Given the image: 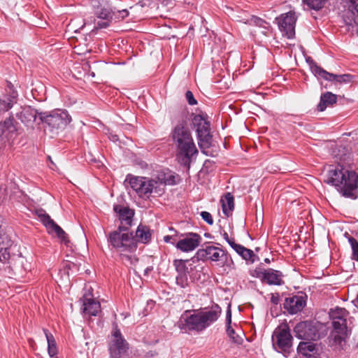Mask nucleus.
Masks as SVG:
<instances>
[{
	"label": "nucleus",
	"mask_w": 358,
	"mask_h": 358,
	"mask_svg": "<svg viewBox=\"0 0 358 358\" xmlns=\"http://www.w3.org/2000/svg\"><path fill=\"white\" fill-rule=\"evenodd\" d=\"M192 127L195 129L200 148H208L212 145L213 135L210 133V122L206 115L192 114Z\"/></svg>",
	"instance_id": "6"
},
{
	"label": "nucleus",
	"mask_w": 358,
	"mask_h": 358,
	"mask_svg": "<svg viewBox=\"0 0 358 358\" xmlns=\"http://www.w3.org/2000/svg\"><path fill=\"white\" fill-rule=\"evenodd\" d=\"M31 269V263L22 255L12 254L6 262L0 264L3 274L17 280H21Z\"/></svg>",
	"instance_id": "5"
},
{
	"label": "nucleus",
	"mask_w": 358,
	"mask_h": 358,
	"mask_svg": "<svg viewBox=\"0 0 358 358\" xmlns=\"http://www.w3.org/2000/svg\"><path fill=\"white\" fill-rule=\"evenodd\" d=\"M348 312L343 308L336 307L335 309H331L330 312V317L332 319V326L335 327V324L338 322L339 324L344 323L345 326H347V316Z\"/></svg>",
	"instance_id": "26"
},
{
	"label": "nucleus",
	"mask_w": 358,
	"mask_h": 358,
	"mask_svg": "<svg viewBox=\"0 0 358 358\" xmlns=\"http://www.w3.org/2000/svg\"><path fill=\"white\" fill-rule=\"evenodd\" d=\"M126 180L129 182L131 187L137 195L143 199H149L152 192L159 194L158 181L155 179L134 176L129 174L127 176Z\"/></svg>",
	"instance_id": "8"
},
{
	"label": "nucleus",
	"mask_w": 358,
	"mask_h": 358,
	"mask_svg": "<svg viewBox=\"0 0 358 358\" xmlns=\"http://www.w3.org/2000/svg\"><path fill=\"white\" fill-rule=\"evenodd\" d=\"M273 346L284 352H289L292 345V336L287 324L278 327L272 336Z\"/></svg>",
	"instance_id": "10"
},
{
	"label": "nucleus",
	"mask_w": 358,
	"mask_h": 358,
	"mask_svg": "<svg viewBox=\"0 0 358 358\" xmlns=\"http://www.w3.org/2000/svg\"><path fill=\"white\" fill-rule=\"evenodd\" d=\"M38 216L40 219V221L43 223V224L46 227L47 231H48L50 227L55 224V221L51 219L50 215L45 213L44 211H40L37 213Z\"/></svg>",
	"instance_id": "35"
},
{
	"label": "nucleus",
	"mask_w": 358,
	"mask_h": 358,
	"mask_svg": "<svg viewBox=\"0 0 358 358\" xmlns=\"http://www.w3.org/2000/svg\"><path fill=\"white\" fill-rule=\"evenodd\" d=\"M310 68L312 73L319 78H322L328 81H334L340 84H347L353 81L354 76L351 74H334L327 72L326 70L319 66L316 62L311 60L310 62Z\"/></svg>",
	"instance_id": "12"
},
{
	"label": "nucleus",
	"mask_w": 358,
	"mask_h": 358,
	"mask_svg": "<svg viewBox=\"0 0 358 358\" xmlns=\"http://www.w3.org/2000/svg\"><path fill=\"white\" fill-rule=\"evenodd\" d=\"M13 241L6 233L0 235V264L6 262L12 255Z\"/></svg>",
	"instance_id": "19"
},
{
	"label": "nucleus",
	"mask_w": 358,
	"mask_h": 358,
	"mask_svg": "<svg viewBox=\"0 0 358 358\" xmlns=\"http://www.w3.org/2000/svg\"><path fill=\"white\" fill-rule=\"evenodd\" d=\"M336 150H338V152H341V150H343L344 152L345 150V148L344 147H342V146H338L336 148Z\"/></svg>",
	"instance_id": "57"
},
{
	"label": "nucleus",
	"mask_w": 358,
	"mask_h": 358,
	"mask_svg": "<svg viewBox=\"0 0 358 358\" xmlns=\"http://www.w3.org/2000/svg\"><path fill=\"white\" fill-rule=\"evenodd\" d=\"M235 251L245 260L250 261V263H254L255 261L256 255L254 252L245 247L239 245Z\"/></svg>",
	"instance_id": "32"
},
{
	"label": "nucleus",
	"mask_w": 358,
	"mask_h": 358,
	"mask_svg": "<svg viewBox=\"0 0 358 358\" xmlns=\"http://www.w3.org/2000/svg\"><path fill=\"white\" fill-rule=\"evenodd\" d=\"M226 322H227V331H229L230 334L234 333V329L231 327V311L230 308V306H229L228 309L226 313Z\"/></svg>",
	"instance_id": "43"
},
{
	"label": "nucleus",
	"mask_w": 358,
	"mask_h": 358,
	"mask_svg": "<svg viewBox=\"0 0 358 358\" xmlns=\"http://www.w3.org/2000/svg\"><path fill=\"white\" fill-rule=\"evenodd\" d=\"M152 266H148L147 267L145 271H144V274L145 275H148L152 271Z\"/></svg>",
	"instance_id": "54"
},
{
	"label": "nucleus",
	"mask_w": 358,
	"mask_h": 358,
	"mask_svg": "<svg viewBox=\"0 0 358 358\" xmlns=\"http://www.w3.org/2000/svg\"><path fill=\"white\" fill-rule=\"evenodd\" d=\"M185 97H186V99H187L188 103L190 106H194V105L197 104V101L194 98V94L191 91L188 90L186 92Z\"/></svg>",
	"instance_id": "47"
},
{
	"label": "nucleus",
	"mask_w": 358,
	"mask_h": 358,
	"mask_svg": "<svg viewBox=\"0 0 358 358\" xmlns=\"http://www.w3.org/2000/svg\"><path fill=\"white\" fill-rule=\"evenodd\" d=\"M202 219L206 222L208 224L212 225L213 224V219L212 215L207 211H202L201 213Z\"/></svg>",
	"instance_id": "48"
},
{
	"label": "nucleus",
	"mask_w": 358,
	"mask_h": 358,
	"mask_svg": "<svg viewBox=\"0 0 358 358\" xmlns=\"http://www.w3.org/2000/svg\"><path fill=\"white\" fill-rule=\"evenodd\" d=\"M189 273H178L176 276V283L182 288H185L189 286Z\"/></svg>",
	"instance_id": "37"
},
{
	"label": "nucleus",
	"mask_w": 358,
	"mask_h": 358,
	"mask_svg": "<svg viewBox=\"0 0 358 358\" xmlns=\"http://www.w3.org/2000/svg\"><path fill=\"white\" fill-rule=\"evenodd\" d=\"M180 234L177 231H174V234H170L165 236L164 237V241L165 243H170L174 245L177 241V238H179Z\"/></svg>",
	"instance_id": "44"
},
{
	"label": "nucleus",
	"mask_w": 358,
	"mask_h": 358,
	"mask_svg": "<svg viewBox=\"0 0 358 358\" xmlns=\"http://www.w3.org/2000/svg\"><path fill=\"white\" fill-rule=\"evenodd\" d=\"M265 270L264 268L257 267L255 270L252 271L251 275L253 277L257 278L261 280L262 282H264V275H265Z\"/></svg>",
	"instance_id": "42"
},
{
	"label": "nucleus",
	"mask_w": 358,
	"mask_h": 358,
	"mask_svg": "<svg viewBox=\"0 0 358 358\" xmlns=\"http://www.w3.org/2000/svg\"><path fill=\"white\" fill-rule=\"evenodd\" d=\"M294 331L295 336L301 340L317 341L320 338L318 325L313 321H304L298 323Z\"/></svg>",
	"instance_id": "11"
},
{
	"label": "nucleus",
	"mask_w": 358,
	"mask_h": 358,
	"mask_svg": "<svg viewBox=\"0 0 358 358\" xmlns=\"http://www.w3.org/2000/svg\"><path fill=\"white\" fill-rule=\"evenodd\" d=\"M38 117L51 131L55 133L64 129L72 120L66 110L60 109L52 110L50 113H40Z\"/></svg>",
	"instance_id": "7"
},
{
	"label": "nucleus",
	"mask_w": 358,
	"mask_h": 358,
	"mask_svg": "<svg viewBox=\"0 0 358 358\" xmlns=\"http://www.w3.org/2000/svg\"><path fill=\"white\" fill-rule=\"evenodd\" d=\"M338 17L348 27V31H353L358 26V0H343L340 3Z\"/></svg>",
	"instance_id": "9"
},
{
	"label": "nucleus",
	"mask_w": 358,
	"mask_h": 358,
	"mask_svg": "<svg viewBox=\"0 0 358 358\" xmlns=\"http://www.w3.org/2000/svg\"><path fill=\"white\" fill-rule=\"evenodd\" d=\"M17 117L22 121V122H27L31 120L29 118L31 114L29 113V110H22L20 113L16 114Z\"/></svg>",
	"instance_id": "41"
},
{
	"label": "nucleus",
	"mask_w": 358,
	"mask_h": 358,
	"mask_svg": "<svg viewBox=\"0 0 358 358\" xmlns=\"http://www.w3.org/2000/svg\"><path fill=\"white\" fill-rule=\"evenodd\" d=\"M134 238L136 239V244L137 242H140L144 244L149 243L152 238V231L149 227L139 224L136 231V235Z\"/></svg>",
	"instance_id": "24"
},
{
	"label": "nucleus",
	"mask_w": 358,
	"mask_h": 358,
	"mask_svg": "<svg viewBox=\"0 0 358 358\" xmlns=\"http://www.w3.org/2000/svg\"><path fill=\"white\" fill-rule=\"evenodd\" d=\"M204 236L207 238H211V235L209 233H206Z\"/></svg>",
	"instance_id": "60"
},
{
	"label": "nucleus",
	"mask_w": 358,
	"mask_h": 358,
	"mask_svg": "<svg viewBox=\"0 0 358 358\" xmlns=\"http://www.w3.org/2000/svg\"><path fill=\"white\" fill-rule=\"evenodd\" d=\"M110 140H112L113 141L115 142V141H117L119 140V138L117 136V135H111V136L110 137Z\"/></svg>",
	"instance_id": "56"
},
{
	"label": "nucleus",
	"mask_w": 358,
	"mask_h": 358,
	"mask_svg": "<svg viewBox=\"0 0 358 358\" xmlns=\"http://www.w3.org/2000/svg\"><path fill=\"white\" fill-rule=\"evenodd\" d=\"M227 335L229 336L231 340L236 344L240 345L243 343V338L241 336L236 334L235 330L234 329V333L230 334L229 331H227Z\"/></svg>",
	"instance_id": "46"
},
{
	"label": "nucleus",
	"mask_w": 358,
	"mask_h": 358,
	"mask_svg": "<svg viewBox=\"0 0 358 358\" xmlns=\"http://www.w3.org/2000/svg\"><path fill=\"white\" fill-rule=\"evenodd\" d=\"M222 202V208L223 213L229 217L231 215V212L234 209V196L228 192L227 193L224 198L221 199Z\"/></svg>",
	"instance_id": "28"
},
{
	"label": "nucleus",
	"mask_w": 358,
	"mask_h": 358,
	"mask_svg": "<svg viewBox=\"0 0 358 358\" xmlns=\"http://www.w3.org/2000/svg\"><path fill=\"white\" fill-rule=\"evenodd\" d=\"M180 240L177 241L176 248L184 252H188L195 250L201 243V236L194 232L180 234Z\"/></svg>",
	"instance_id": "14"
},
{
	"label": "nucleus",
	"mask_w": 358,
	"mask_h": 358,
	"mask_svg": "<svg viewBox=\"0 0 358 358\" xmlns=\"http://www.w3.org/2000/svg\"><path fill=\"white\" fill-rule=\"evenodd\" d=\"M157 178L161 184L165 185H174L178 183L177 176L170 171L159 173Z\"/></svg>",
	"instance_id": "30"
},
{
	"label": "nucleus",
	"mask_w": 358,
	"mask_h": 358,
	"mask_svg": "<svg viewBox=\"0 0 358 358\" xmlns=\"http://www.w3.org/2000/svg\"><path fill=\"white\" fill-rule=\"evenodd\" d=\"M17 131L16 122L13 117H9L3 122L0 123V132L5 139L8 141V138H12Z\"/></svg>",
	"instance_id": "22"
},
{
	"label": "nucleus",
	"mask_w": 358,
	"mask_h": 358,
	"mask_svg": "<svg viewBox=\"0 0 358 358\" xmlns=\"http://www.w3.org/2000/svg\"><path fill=\"white\" fill-rule=\"evenodd\" d=\"M64 269L66 271L67 274L69 275V271L72 272L78 271V266L77 264L73 262H66L64 263Z\"/></svg>",
	"instance_id": "45"
},
{
	"label": "nucleus",
	"mask_w": 358,
	"mask_h": 358,
	"mask_svg": "<svg viewBox=\"0 0 358 358\" xmlns=\"http://www.w3.org/2000/svg\"><path fill=\"white\" fill-rule=\"evenodd\" d=\"M333 154H334V155L336 157H338L340 160H345V155H346V154H345V153H343V155H338V154H336V150H334L333 151Z\"/></svg>",
	"instance_id": "52"
},
{
	"label": "nucleus",
	"mask_w": 358,
	"mask_h": 358,
	"mask_svg": "<svg viewBox=\"0 0 358 358\" xmlns=\"http://www.w3.org/2000/svg\"><path fill=\"white\" fill-rule=\"evenodd\" d=\"M280 301V296L278 293L276 294H272L271 297V302L274 304L277 305L279 303Z\"/></svg>",
	"instance_id": "50"
},
{
	"label": "nucleus",
	"mask_w": 358,
	"mask_h": 358,
	"mask_svg": "<svg viewBox=\"0 0 358 358\" xmlns=\"http://www.w3.org/2000/svg\"><path fill=\"white\" fill-rule=\"evenodd\" d=\"M228 244L235 250H236L237 247L240 244L236 243L234 238H230L229 241H227Z\"/></svg>",
	"instance_id": "51"
},
{
	"label": "nucleus",
	"mask_w": 358,
	"mask_h": 358,
	"mask_svg": "<svg viewBox=\"0 0 358 358\" xmlns=\"http://www.w3.org/2000/svg\"><path fill=\"white\" fill-rule=\"evenodd\" d=\"M83 313L88 315L96 316L101 311V304L94 299H83Z\"/></svg>",
	"instance_id": "25"
},
{
	"label": "nucleus",
	"mask_w": 358,
	"mask_h": 358,
	"mask_svg": "<svg viewBox=\"0 0 358 358\" xmlns=\"http://www.w3.org/2000/svg\"><path fill=\"white\" fill-rule=\"evenodd\" d=\"M306 304V295H293L285 299L283 308L289 314L294 315L301 311Z\"/></svg>",
	"instance_id": "18"
},
{
	"label": "nucleus",
	"mask_w": 358,
	"mask_h": 358,
	"mask_svg": "<svg viewBox=\"0 0 358 358\" xmlns=\"http://www.w3.org/2000/svg\"><path fill=\"white\" fill-rule=\"evenodd\" d=\"M113 210L118 214L119 220L121 222L120 225L128 227L129 228L132 223V218L134 215V210H131L129 207L121 205H115Z\"/></svg>",
	"instance_id": "20"
},
{
	"label": "nucleus",
	"mask_w": 358,
	"mask_h": 358,
	"mask_svg": "<svg viewBox=\"0 0 358 358\" xmlns=\"http://www.w3.org/2000/svg\"><path fill=\"white\" fill-rule=\"evenodd\" d=\"M112 336L113 339L108 347L110 358H122L128 350V343L122 337L117 326L114 328Z\"/></svg>",
	"instance_id": "13"
},
{
	"label": "nucleus",
	"mask_w": 358,
	"mask_h": 358,
	"mask_svg": "<svg viewBox=\"0 0 358 358\" xmlns=\"http://www.w3.org/2000/svg\"><path fill=\"white\" fill-rule=\"evenodd\" d=\"M75 71H76V72L78 71V67H77V66H76V68H75Z\"/></svg>",
	"instance_id": "61"
},
{
	"label": "nucleus",
	"mask_w": 358,
	"mask_h": 358,
	"mask_svg": "<svg viewBox=\"0 0 358 358\" xmlns=\"http://www.w3.org/2000/svg\"><path fill=\"white\" fill-rule=\"evenodd\" d=\"M110 22V20H102L101 21H98L96 22V27L100 28V29L106 28L109 26Z\"/></svg>",
	"instance_id": "49"
},
{
	"label": "nucleus",
	"mask_w": 358,
	"mask_h": 358,
	"mask_svg": "<svg viewBox=\"0 0 358 358\" xmlns=\"http://www.w3.org/2000/svg\"><path fill=\"white\" fill-rule=\"evenodd\" d=\"M170 136L176 145L178 162L184 166H189L192 157L198 154V150L188 128L186 117H181L171 130Z\"/></svg>",
	"instance_id": "1"
},
{
	"label": "nucleus",
	"mask_w": 358,
	"mask_h": 358,
	"mask_svg": "<svg viewBox=\"0 0 358 358\" xmlns=\"http://www.w3.org/2000/svg\"><path fill=\"white\" fill-rule=\"evenodd\" d=\"M17 92L13 91L6 99H0V110L5 111L10 110L17 103Z\"/></svg>",
	"instance_id": "29"
},
{
	"label": "nucleus",
	"mask_w": 358,
	"mask_h": 358,
	"mask_svg": "<svg viewBox=\"0 0 358 358\" xmlns=\"http://www.w3.org/2000/svg\"><path fill=\"white\" fill-rule=\"evenodd\" d=\"M337 101V96L330 92L323 93L317 108L319 111H324L328 106H332Z\"/></svg>",
	"instance_id": "27"
},
{
	"label": "nucleus",
	"mask_w": 358,
	"mask_h": 358,
	"mask_svg": "<svg viewBox=\"0 0 358 358\" xmlns=\"http://www.w3.org/2000/svg\"><path fill=\"white\" fill-rule=\"evenodd\" d=\"M348 241L352 250V257L358 262V241L353 237H350Z\"/></svg>",
	"instance_id": "40"
},
{
	"label": "nucleus",
	"mask_w": 358,
	"mask_h": 358,
	"mask_svg": "<svg viewBox=\"0 0 358 358\" xmlns=\"http://www.w3.org/2000/svg\"><path fill=\"white\" fill-rule=\"evenodd\" d=\"M107 239L109 246L120 252H131L137 248L133 233L128 232V227L123 225L110 232Z\"/></svg>",
	"instance_id": "4"
},
{
	"label": "nucleus",
	"mask_w": 358,
	"mask_h": 358,
	"mask_svg": "<svg viewBox=\"0 0 358 358\" xmlns=\"http://www.w3.org/2000/svg\"><path fill=\"white\" fill-rule=\"evenodd\" d=\"M313 341H301L297 347V351L304 357H315L317 354L318 348Z\"/></svg>",
	"instance_id": "23"
},
{
	"label": "nucleus",
	"mask_w": 358,
	"mask_h": 358,
	"mask_svg": "<svg viewBox=\"0 0 358 358\" xmlns=\"http://www.w3.org/2000/svg\"><path fill=\"white\" fill-rule=\"evenodd\" d=\"M278 20V18H276ZM295 12L289 11L282 14L278 18L280 30L285 34L288 38H292L295 36V24L296 22Z\"/></svg>",
	"instance_id": "16"
},
{
	"label": "nucleus",
	"mask_w": 358,
	"mask_h": 358,
	"mask_svg": "<svg viewBox=\"0 0 358 358\" xmlns=\"http://www.w3.org/2000/svg\"><path fill=\"white\" fill-rule=\"evenodd\" d=\"M198 260L203 262L211 260L213 262H218L222 258L227 261V252L219 247L213 245L206 246L205 248L199 249L196 253Z\"/></svg>",
	"instance_id": "15"
},
{
	"label": "nucleus",
	"mask_w": 358,
	"mask_h": 358,
	"mask_svg": "<svg viewBox=\"0 0 358 358\" xmlns=\"http://www.w3.org/2000/svg\"><path fill=\"white\" fill-rule=\"evenodd\" d=\"M44 334L45 335L47 341H48V352L50 357H54L57 354V348L56 345V342L54 336L51 334L48 330L43 329Z\"/></svg>",
	"instance_id": "31"
},
{
	"label": "nucleus",
	"mask_w": 358,
	"mask_h": 358,
	"mask_svg": "<svg viewBox=\"0 0 358 358\" xmlns=\"http://www.w3.org/2000/svg\"><path fill=\"white\" fill-rule=\"evenodd\" d=\"M3 226V217L0 215V235L5 233L4 229L2 228Z\"/></svg>",
	"instance_id": "53"
},
{
	"label": "nucleus",
	"mask_w": 358,
	"mask_h": 358,
	"mask_svg": "<svg viewBox=\"0 0 358 358\" xmlns=\"http://www.w3.org/2000/svg\"><path fill=\"white\" fill-rule=\"evenodd\" d=\"M264 262L266 264H269L271 262V261L268 258H266V259H264Z\"/></svg>",
	"instance_id": "59"
},
{
	"label": "nucleus",
	"mask_w": 358,
	"mask_h": 358,
	"mask_svg": "<svg viewBox=\"0 0 358 358\" xmlns=\"http://www.w3.org/2000/svg\"><path fill=\"white\" fill-rule=\"evenodd\" d=\"M222 234L223 238H224V240L227 242L230 240V238L229 237L228 234L225 231H224Z\"/></svg>",
	"instance_id": "55"
},
{
	"label": "nucleus",
	"mask_w": 358,
	"mask_h": 358,
	"mask_svg": "<svg viewBox=\"0 0 358 358\" xmlns=\"http://www.w3.org/2000/svg\"><path fill=\"white\" fill-rule=\"evenodd\" d=\"M264 282L269 285H282L285 282L282 280L283 274L281 271L273 268L265 270Z\"/></svg>",
	"instance_id": "21"
},
{
	"label": "nucleus",
	"mask_w": 358,
	"mask_h": 358,
	"mask_svg": "<svg viewBox=\"0 0 358 358\" xmlns=\"http://www.w3.org/2000/svg\"><path fill=\"white\" fill-rule=\"evenodd\" d=\"M326 177L324 181L335 186L343 196L357 199L358 175L355 171L349 170L340 164L330 165Z\"/></svg>",
	"instance_id": "2"
},
{
	"label": "nucleus",
	"mask_w": 358,
	"mask_h": 358,
	"mask_svg": "<svg viewBox=\"0 0 358 358\" xmlns=\"http://www.w3.org/2000/svg\"><path fill=\"white\" fill-rule=\"evenodd\" d=\"M174 231H176L173 227L169 228V231L171 233V234H174Z\"/></svg>",
	"instance_id": "58"
},
{
	"label": "nucleus",
	"mask_w": 358,
	"mask_h": 358,
	"mask_svg": "<svg viewBox=\"0 0 358 358\" xmlns=\"http://www.w3.org/2000/svg\"><path fill=\"white\" fill-rule=\"evenodd\" d=\"M187 262V259H175L173 261V266L178 273H189L188 268L186 265V262Z\"/></svg>",
	"instance_id": "36"
},
{
	"label": "nucleus",
	"mask_w": 358,
	"mask_h": 358,
	"mask_svg": "<svg viewBox=\"0 0 358 358\" xmlns=\"http://www.w3.org/2000/svg\"><path fill=\"white\" fill-rule=\"evenodd\" d=\"M347 337V326H345L343 322L341 324L337 322L335 324V327H333V330L329 337V342L331 346L335 347L338 350H342L345 344Z\"/></svg>",
	"instance_id": "17"
},
{
	"label": "nucleus",
	"mask_w": 358,
	"mask_h": 358,
	"mask_svg": "<svg viewBox=\"0 0 358 358\" xmlns=\"http://www.w3.org/2000/svg\"><path fill=\"white\" fill-rule=\"evenodd\" d=\"M221 313L222 309L217 304L206 311L187 310L181 315L178 326L185 332H201L216 322Z\"/></svg>",
	"instance_id": "3"
},
{
	"label": "nucleus",
	"mask_w": 358,
	"mask_h": 358,
	"mask_svg": "<svg viewBox=\"0 0 358 358\" xmlns=\"http://www.w3.org/2000/svg\"><path fill=\"white\" fill-rule=\"evenodd\" d=\"M248 23L250 24H254L265 29H266L267 26L268 25V23L266 22L264 20L254 15L252 16L248 20Z\"/></svg>",
	"instance_id": "39"
},
{
	"label": "nucleus",
	"mask_w": 358,
	"mask_h": 358,
	"mask_svg": "<svg viewBox=\"0 0 358 358\" xmlns=\"http://www.w3.org/2000/svg\"><path fill=\"white\" fill-rule=\"evenodd\" d=\"M327 1L328 0H303V3L310 9L320 10L325 6Z\"/></svg>",
	"instance_id": "34"
},
{
	"label": "nucleus",
	"mask_w": 358,
	"mask_h": 358,
	"mask_svg": "<svg viewBox=\"0 0 358 358\" xmlns=\"http://www.w3.org/2000/svg\"><path fill=\"white\" fill-rule=\"evenodd\" d=\"M48 232L49 234L55 232L57 237L59 238L62 243H64L65 244L69 243L68 235L57 223L55 222Z\"/></svg>",
	"instance_id": "33"
},
{
	"label": "nucleus",
	"mask_w": 358,
	"mask_h": 358,
	"mask_svg": "<svg viewBox=\"0 0 358 358\" xmlns=\"http://www.w3.org/2000/svg\"><path fill=\"white\" fill-rule=\"evenodd\" d=\"M96 14L99 18L103 20H111L113 17L111 12L104 7L98 8Z\"/></svg>",
	"instance_id": "38"
}]
</instances>
